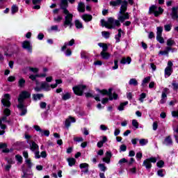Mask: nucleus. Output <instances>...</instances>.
<instances>
[{"instance_id": "1", "label": "nucleus", "mask_w": 178, "mask_h": 178, "mask_svg": "<svg viewBox=\"0 0 178 178\" xmlns=\"http://www.w3.org/2000/svg\"><path fill=\"white\" fill-rule=\"evenodd\" d=\"M126 10H127V1L124 0L122 2L118 16V21L121 23H123L124 20H129V19H130V15H129V13H126Z\"/></svg>"}, {"instance_id": "2", "label": "nucleus", "mask_w": 178, "mask_h": 178, "mask_svg": "<svg viewBox=\"0 0 178 178\" xmlns=\"http://www.w3.org/2000/svg\"><path fill=\"white\" fill-rule=\"evenodd\" d=\"M100 23L102 27H106V29H116V27H120V22L118 19H115L112 17L108 19V22L104 19H101Z\"/></svg>"}, {"instance_id": "3", "label": "nucleus", "mask_w": 178, "mask_h": 178, "mask_svg": "<svg viewBox=\"0 0 178 178\" xmlns=\"http://www.w3.org/2000/svg\"><path fill=\"white\" fill-rule=\"evenodd\" d=\"M104 95H108L110 101H112V99H117L118 97L116 93H113L112 95V88H109L108 91L106 90H101L98 96L95 97V99L96 101H101L99 98H102Z\"/></svg>"}, {"instance_id": "4", "label": "nucleus", "mask_w": 178, "mask_h": 178, "mask_svg": "<svg viewBox=\"0 0 178 178\" xmlns=\"http://www.w3.org/2000/svg\"><path fill=\"white\" fill-rule=\"evenodd\" d=\"M63 13L65 15V21L63 22L64 27H70V29H72V26H73V14L70 13L68 10H65L63 11Z\"/></svg>"}, {"instance_id": "5", "label": "nucleus", "mask_w": 178, "mask_h": 178, "mask_svg": "<svg viewBox=\"0 0 178 178\" xmlns=\"http://www.w3.org/2000/svg\"><path fill=\"white\" fill-rule=\"evenodd\" d=\"M3 113L5 115L0 118V129H1V130H5L6 129V124H5V123L9 122L7 119L8 116L10 115V110L6 108L4 109Z\"/></svg>"}, {"instance_id": "6", "label": "nucleus", "mask_w": 178, "mask_h": 178, "mask_svg": "<svg viewBox=\"0 0 178 178\" xmlns=\"http://www.w3.org/2000/svg\"><path fill=\"white\" fill-rule=\"evenodd\" d=\"M30 93L26 90L22 91L19 96L18 98V105L17 106V108H23V102H24V99H26V98H30Z\"/></svg>"}, {"instance_id": "7", "label": "nucleus", "mask_w": 178, "mask_h": 178, "mask_svg": "<svg viewBox=\"0 0 178 178\" xmlns=\"http://www.w3.org/2000/svg\"><path fill=\"white\" fill-rule=\"evenodd\" d=\"M149 13H152L155 17H158V16L163 13V9L161 7L153 5L149 8Z\"/></svg>"}, {"instance_id": "8", "label": "nucleus", "mask_w": 178, "mask_h": 178, "mask_svg": "<svg viewBox=\"0 0 178 178\" xmlns=\"http://www.w3.org/2000/svg\"><path fill=\"white\" fill-rule=\"evenodd\" d=\"M87 87L84 85H78L72 88V90L74 91V94L75 95H79V97H81L83 94L84 93V90H86Z\"/></svg>"}, {"instance_id": "9", "label": "nucleus", "mask_w": 178, "mask_h": 178, "mask_svg": "<svg viewBox=\"0 0 178 178\" xmlns=\"http://www.w3.org/2000/svg\"><path fill=\"white\" fill-rule=\"evenodd\" d=\"M156 162V158L152 157L147 159L143 161V166L146 168V169H151L152 168V164L151 163H155Z\"/></svg>"}, {"instance_id": "10", "label": "nucleus", "mask_w": 178, "mask_h": 178, "mask_svg": "<svg viewBox=\"0 0 178 178\" xmlns=\"http://www.w3.org/2000/svg\"><path fill=\"white\" fill-rule=\"evenodd\" d=\"M173 66V63L172 61L168 62V66L165 69V77H169L173 73V68L172 67Z\"/></svg>"}, {"instance_id": "11", "label": "nucleus", "mask_w": 178, "mask_h": 178, "mask_svg": "<svg viewBox=\"0 0 178 178\" xmlns=\"http://www.w3.org/2000/svg\"><path fill=\"white\" fill-rule=\"evenodd\" d=\"M1 103L3 104V106L9 108V106H10V95H4L3 97L1 99Z\"/></svg>"}, {"instance_id": "12", "label": "nucleus", "mask_w": 178, "mask_h": 178, "mask_svg": "<svg viewBox=\"0 0 178 178\" xmlns=\"http://www.w3.org/2000/svg\"><path fill=\"white\" fill-rule=\"evenodd\" d=\"M168 92H169V88H165L163 90V92L161 94V99L160 101V104H165V102H166V99L168 98Z\"/></svg>"}, {"instance_id": "13", "label": "nucleus", "mask_w": 178, "mask_h": 178, "mask_svg": "<svg viewBox=\"0 0 178 178\" xmlns=\"http://www.w3.org/2000/svg\"><path fill=\"white\" fill-rule=\"evenodd\" d=\"M22 48H24V49H26V51H28V52L31 53L33 51V46L31 45V43H30V42H29V41L23 42Z\"/></svg>"}, {"instance_id": "14", "label": "nucleus", "mask_w": 178, "mask_h": 178, "mask_svg": "<svg viewBox=\"0 0 178 178\" xmlns=\"http://www.w3.org/2000/svg\"><path fill=\"white\" fill-rule=\"evenodd\" d=\"M74 45V39H72L69 42H65L61 47V51H65L67 47H73Z\"/></svg>"}, {"instance_id": "15", "label": "nucleus", "mask_w": 178, "mask_h": 178, "mask_svg": "<svg viewBox=\"0 0 178 178\" xmlns=\"http://www.w3.org/2000/svg\"><path fill=\"white\" fill-rule=\"evenodd\" d=\"M74 122H76V119L74 118L70 117L65 120V127L69 129V127H70V124Z\"/></svg>"}, {"instance_id": "16", "label": "nucleus", "mask_w": 178, "mask_h": 178, "mask_svg": "<svg viewBox=\"0 0 178 178\" xmlns=\"http://www.w3.org/2000/svg\"><path fill=\"white\" fill-rule=\"evenodd\" d=\"M177 10H178V7L172 8L171 17H172V19H173V20H177L178 19Z\"/></svg>"}, {"instance_id": "17", "label": "nucleus", "mask_w": 178, "mask_h": 178, "mask_svg": "<svg viewBox=\"0 0 178 178\" xmlns=\"http://www.w3.org/2000/svg\"><path fill=\"white\" fill-rule=\"evenodd\" d=\"M111 158H112V153H111V152H106V156L103 158V162H106V163H110Z\"/></svg>"}, {"instance_id": "18", "label": "nucleus", "mask_w": 178, "mask_h": 178, "mask_svg": "<svg viewBox=\"0 0 178 178\" xmlns=\"http://www.w3.org/2000/svg\"><path fill=\"white\" fill-rule=\"evenodd\" d=\"M77 10L81 12V13H84L86 12V5L83 2H79L77 6Z\"/></svg>"}, {"instance_id": "19", "label": "nucleus", "mask_w": 178, "mask_h": 178, "mask_svg": "<svg viewBox=\"0 0 178 178\" xmlns=\"http://www.w3.org/2000/svg\"><path fill=\"white\" fill-rule=\"evenodd\" d=\"M67 0H61L60 7L61 9H63V12H65V10H67Z\"/></svg>"}, {"instance_id": "20", "label": "nucleus", "mask_w": 178, "mask_h": 178, "mask_svg": "<svg viewBox=\"0 0 178 178\" xmlns=\"http://www.w3.org/2000/svg\"><path fill=\"white\" fill-rule=\"evenodd\" d=\"M80 168L81 169V172L83 173H88V164L86 163H83L80 164Z\"/></svg>"}, {"instance_id": "21", "label": "nucleus", "mask_w": 178, "mask_h": 178, "mask_svg": "<svg viewBox=\"0 0 178 178\" xmlns=\"http://www.w3.org/2000/svg\"><path fill=\"white\" fill-rule=\"evenodd\" d=\"M81 19H83L86 23L88 22H91L92 20V15L89 14H84L81 15Z\"/></svg>"}, {"instance_id": "22", "label": "nucleus", "mask_w": 178, "mask_h": 178, "mask_svg": "<svg viewBox=\"0 0 178 178\" xmlns=\"http://www.w3.org/2000/svg\"><path fill=\"white\" fill-rule=\"evenodd\" d=\"M120 63L122 65H126L127 63L128 65H130L131 63V58L127 57V58L125 57L122 58L120 60Z\"/></svg>"}, {"instance_id": "23", "label": "nucleus", "mask_w": 178, "mask_h": 178, "mask_svg": "<svg viewBox=\"0 0 178 178\" xmlns=\"http://www.w3.org/2000/svg\"><path fill=\"white\" fill-rule=\"evenodd\" d=\"M30 147H31V151H33V152L35 151H38V149H39L38 145H37V143H35V142H31L30 143Z\"/></svg>"}, {"instance_id": "24", "label": "nucleus", "mask_w": 178, "mask_h": 178, "mask_svg": "<svg viewBox=\"0 0 178 178\" xmlns=\"http://www.w3.org/2000/svg\"><path fill=\"white\" fill-rule=\"evenodd\" d=\"M41 88L44 90V91H49V90H51V86L49 84H48V83L43 82L41 83Z\"/></svg>"}, {"instance_id": "25", "label": "nucleus", "mask_w": 178, "mask_h": 178, "mask_svg": "<svg viewBox=\"0 0 178 178\" xmlns=\"http://www.w3.org/2000/svg\"><path fill=\"white\" fill-rule=\"evenodd\" d=\"M72 98V93L67 92L62 95L63 101H67V99H70Z\"/></svg>"}, {"instance_id": "26", "label": "nucleus", "mask_w": 178, "mask_h": 178, "mask_svg": "<svg viewBox=\"0 0 178 178\" xmlns=\"http://www.w3.org/2000/svg\"><path fill=\"white\" fill-rule=\"evenodd\" d=\"M47 76V74H37V75H31L29 76V79H31V80H33V81H35V79H37V77H46Z\"/></svg>"}, {"instance_id": "27", "label": "nucleus", "mask_w": 178, "mask_h": 178, "mask_svg": "<svg viewBox=\"0 0 178 178\" xmlns=\"http://www.w3.org/2000/svg\"><path fill=\"white\" fill-rule=\"evenodd\" d=\"M123 33V31L121 29H118V34L115 35V39L116 42H120V38H122V33Z\"/></svg>"}, {"instance_id": "28", "label": "nucleus", "mask_w": 178, "mask_h": 178, "mask_svg": "<svg viewBox=\"0 0 178 178\" xmlns=\"http://www.w3.org/2000/svg\"><path fill=\"white\" fill-rule=\"evenodd\" d=\"M47 31L49 33H51V31L59 32L60 31V29H59V27L58 26V25H54V26H51L50 29H47Z\"/></svg>"}, {"instance_id": "29", "label": "nucleus", "mask_w": 178, "mask_h": 178, "mask_svg": "<svg viewBox=\"0 0 178 178\" xmlns=\"http://www.w3.org/2000/svg\"><path fill=\"white\" fill-rule=\"evenodd\" d=\"M163 144L165 145H172V144H173V142L172 141V138H170V136H168L167 138H165Z\"/></svg>"}, {"instance_id": "30", "label": "nucleus", "mask_w": 178, "mask_h": 178, "mask_svg": "<svg viewBox=\"0 0 178 178\" xmlns=\"http://www.w3.org/2000/svg\"><path fill=\"white\" fill-rule=\"evenodd\" d=\"M100 55L103 59L108 60L111 58V54L106 51H102Z\"/></svg>"}, {"instance_id": "31", "label": "nucleus", "mask_w": 178, "mask_h": 178, "mask_svg": "<svg viewBox=\"0 0 178 178\" xmlns=\"http://www.w3.org/2000/svg\"><path fill=\"white\" fill-rule=\"evenodd\" d=\"M21 111L20 116H24L27 113V109L24 107V104H22V108L17 107Z\"/></svg>"}, {"instance_id": "32", "label": "nucleus", "mask_w": 178, "mask_h": 178, "mask_svg": "<svg viewBox=\"0 0 178 178\" xmlns=\"http://www.w3.org/2000/svg\"><path fill=\"white\" fill-rule=\"evenodd\" d=\"M172 51V48L170 47H166L165 50V51H160L159 52V55H169V51Z\"/></svg>"}, {"instance_id": "33", "label": "nucleus", "mask_w": 178, "mask_h": 178, "mask_svg": "<svg viewBox=\"0 0 178 178\" xmlns=\"http://www.w3.org/2000/svg\"><path fill=\"white\" fill-rule=\"evenodd\" d=\"M151 81V76H147L145 77L143 81H142V87H145L146 84H148V83H149Z\"/></svg>"}, {"instance_id": "34", "label": "nucleus", "mask_w": 178, "mask_h": 178, "mask_svg": "<svg viewBox=\"0 0 178 178\" xmlns=\"http://www.w3.org/2000/svg\"><path fill=\"white\" fill-rule=\"evenodd\" d=\"M17 12H19V7L16 4L13 5L11 7V15H15Z\"/></svg>"}, {"instance_id": "35", "label": "nucleus", "mask_w": 178, "mask_h": 178, "mask_svg": "<svg viewBox=\"0 0 178 178\" xmlns=\"http://www.w3.org/2000/svg\"><path fill=\"white\" fill-rule=\"evenodd\" d=\"M98 45L100 47V48H102V52H106L108 51V44L105 43H98Z\"/></svg>"}, {"instance_id": "36", "label": "nucleus", "mask_w": 178, "mask_h": 178, "mask_svg": "<svg viewBox=\"0 0 178 178\" xmlns=\"http://www.w3.org/2000/svg\"><path fill=\"white\" fill-rule=\"evenodd\" d=\"M74 23L76 29H83V23L80 20L76 19Z\"/></svg>"}, {"instance_id": "37", "label": "nucleus", "mask_w": 178, "mask_h": 178, "mask_svg": "<svg viewBox=\"0 0 178 178\" xmlns=\"http://www.w3.org/2000/svg\"><path fill=\"white\" fill-rule=\"evenodd\" d=\"M129 86H134L135 87L136 86H138V81H137V79H131L129 81Z\"/></svg>"}, {"instance_id": "38", "label": "nucleus", "mask_w": 178, "mask_h": 178, "mask_svg": "<svg viewBox=\"0 0 178 178\" xmlns=\"http://www.w3.org/2000/svg\"><path fill=\"white\" fill-rule=\"evenodd\" d=\"M122 3V0H116L114 1H111L110 5L111 6H119Z\"/></svg>"}, {"instance_id": "39", "label": "nucleus", "mask_w": 178, "mask_h": 178, "mask_svg": "<svg viewBox=\"0 0 178 178\" xmlns=\"http://www.w3.org/2000/svg\"><path fill=\"white\" fill-rule=\"evenodd\" d=\"M42 97H44L43 94H35L33 95L34 101H38V99H41Z\"/></svg>"}, {"instance_id": "40", "label": "nucleus", "mask_w": 178, "mask_h": 178, "mask_svg": "<svg viewBox=\"0 0 178 178\" xmlns=\"http://www.w3.org/2000/svg\"><path fill=\"white\" fill-rule=\"evenodd\" d=\"M1 52L4 53L5 56L10 57L12 55H13V53L9 52V50L8 49H3Z\"/></svg>"}, {"instance_id": "41", "label": "nucleus", "mask_w": 178, "mask_h": 178, "mask_svg": "<svg viewBox=\"0 0 178 178\" xmlns=\"http://www.w3.org/2000/svg\"><path fill=\"white\" fill-rule=\"evenodd\" d=\"M140 145H142V147H144V145H147L148 144V139H144L142 138L139 140Z\"/></svg>"}, {"instance_id": "42", "label": "nucleus", "mask_w": 178, "mask_h": 178, "mask_svg": "<svg viewBox=\"0 0 178 178\" xmlns=\"http://www.w3.org/2000/svg\"><path fill=\"white\" fill-rule=\"evenodd\" d=\"M175 44H176V42L172 38H170L167 40V45L168 47H173V45H175Z\"/></svg>"}, {"instance_id": "43", "label": "nucleus", "mask_w": 178, "mask_h": 178, "mask_svg": "<svg viewBox=\"0 0 178 178\" xmlns=\"http://www.w3.org/2000/svg\"><path fill=\"white\" fill-rule=\"evenodd\" d=\"M67 162L69 166H73L76 163V159L74 158L67 159Z\"/></svg>"}, {"instance_id": "44", "label": "nucleus", "mask_w": 178, "mask_h": 178, "mask_svg": "<svg viewBox=\"0 0 178 178\" xmlns=\"http://www.w3.org/2000/svg\"><path fill=\"white\" fill-rule=\"evenodd\" d=\"M156 36H161L162 35V31H163V27L159 26L156 28Z\"/></svg>"}, {"instance_id": "45", "label": "nucleus", "mask_w": 178, "mask_h": 178, "mask_svg": "<svg viewBox=\"0 0 178 178\" xmlns=\"http://www.w3.org/2000/svg\"><path fill=\"white\" fill-rule=\"evenodd\" d=\"M129 104V102H125L124 103H121L120 104V106L118 107V111H124V106Z\"/></svg>"}, {"instance_id": "46", "label": "nucleus", "mask_w": 178, "mask_h": 178, "mask_svg": "<svg viewBox=\"0 0 178 178\" xmlns=\"http://www.w3.org/2000/svg\"><path fill=\"white\" fill-rule=\"evenodd\" d=\"M61 83H62V80L56 79V83L55 84H51L50 87L51 88H56V87H58V84H61Z\"/></svg>"}, {"instance_id": "47", "label": "nucleus", "mask_w": 178, "mask_h": 178, "mask_svg": "<svg viewBox=\"0 0 178 178\" xmlns=\"http://www.w3.org/2000/svg\"><path fill=\"white\" fill-rule=\"evenodd\" d=\"M102 37H104V38H106V39L111 37V33H109L108 31H102Z\"/></svg>"}, {"instance_id": "48", "label": "nucleus", "mask_w": 178, "mask_h": 178, "mask_svg": "<svg viewBox=\"0 0 178 178\" xmlns=\"http://www.w3.org/2000/svg\"><path fill=\"white\" fill-rule=\"evenodd\" d=\"M19 87H24V84H26V80L22 78L18 81Z\"/></svg>"}, {"instance_id": "49", "label": "nucleus", "mask_w": 178, "mask_h": 178, "mask_svg": "<svg viewBox=\"0 0 178 178\" xmlns=\"http://www.w3.org/2000/svg\"><path fill=\"white\" fill-rule=\"evenodd\" d=\"M15 159L16 161H17L18 163H23V157H22V156L17 154L15 156Z\"/></svg>"}, {"instance_id": "50", "label": "nucleus", "mask_w": 178, "mask_h": 178, "mask_svg": "<svg viewBox=\"0 0 178 178\" xmlns=\"http://www.w3.org/2000/svg\"><path fill=\"white\" fill-rule=\"evenodd\" d=\"M42 136H45L46 137H49V131L48 130H42L40 132Z\"/></svg>"}, {"instance_id": "51", "label": "nucleus", "mask_w": 178, "mask_h": 178, "mask_svg": "<svg viewBox=\"0 0 178 178\" xmlns=\"http://www.w3.org/2000/svg\"><path fill=\"white\" fill-rule=\"evenodd\" d=\"M74 141H75V143H83L84 141V139L83 138V137H74Z\"/></svg>"}, {"instance_id": "52", "label": "nucleus", "mask_w": 178, "mask_h": 178, "mask_svg": "<svg viewBox=\"0 0 178 178\" xmlns=\"http://www.w3.org/2000/svg\"><path fill=\"white\" fill-rule=\"evenodd\" d=\"M25 162H26L28 168H31L33 166V163H31V159H26Z\"/></svg>"}, {"instance_id": "53", "label": "nucleus", "mask_w": 178, "mask_h": 178, "mask_svg": "<svg viewBox=\"0 0 178 178\" xmlns=\"http://www.w3.org/2000/svg\"><path fill=\"white\" fill-rule=\"evenodd\" d=\"M63 19V17H62V15H58L56 17H54V22H56V23H60V22H62Z\"/></svg>"}, {"instance_id": "54", "label": "nucleus", "mask_w": 178, "mask_h": 178, "mask_svg": "<svg viewBox=\"0 0 178 178\" xmlns=\"http://www.w3.org/2000/svg\"><path fill=\"white\" fill-rule=\"evenodd\" d=\"M156 40L158 42H160V44H163L165 42V40H163V38H162V35L156 36Z\"/></svg>"}, {"instance_id": "55", "label": "nucleus", "mask_w": 178, "mask_h": 178, "mask_svg": "<svg viewBox=\"0 0 178 178\" xmlns=\"http://www.w3.org/2000/svg\"><path fill=\"white\" fill-rule=\"evenodd\" d=\"M98 166L102 172H105V170H106V167L104 164L99 163Z\"/></svg>"}, {"instance_id": "56", "label": "nucleus", "mask_w": 178, "mask_h": 178, "mask_svg": "<svg viewBox=\"0 0 178 178\" xmlns=\"http://www.w3.org/2000/svg\"><path fill=\"white\" fill-rule=\"evenodd\" d=\"M132 126H134V128L138 129V122H137L136 120H132Z\"/></svg>"}, {"instance_id": "57", "label": "nucleus", "mask_w": 178, "mask_h": 178, "mask_svg": "<svg viewBox=\"0 0 178 178\" xmlns=\"http://www.w3.org/2000/svg\"><path fill=\"white\" fill-rule=\"evenodd\" d=\"M164 30H165L166 31H170V30H172V25L171 24L165 25Z\"/></svg>"}, {"instance_id": "58", "label": "nucleus", "mask_w": 178, "mask_h": 178, "mask_svg": "<svg viewBox=\"0 0 178 178\" xmlns=\"http://www.w3.org/2000/svg\"><path fill=\"white\" fill-rule=\"evenodd\" d=\"M145 97H147V95L145 93H142L140 95L139 101H140V102H144V99L145 98Z\"/></svg>"}, {"instance_id": "59", "label": "nucleus", "mask_w": 178, "mask_h": 178, "mask_svg": "<svg viewBox=\"0 0 178 178\" xmlns=\"http://www.w3.org/2000/svg\"><path fill=\"white\" fill-rule=\"evenodd\" d=\"M32 175H33V173L31 172H24L22 177L29 178V177H30V176H32Z\"/></svg>"}, {"instance_id": "60", "label": "nucleus", "mask_w": 178, "mask_h": 178, "mask_svg": "<svg viewBox=\"0 0 178 178\" xmlns=\"http://www.w3.org/2000/svg\"><path fill=\"white\" fill-rule=\"evenodd\" d=\"M158 168H163V165H165V162L161 160L157 162L156 163Z\"/></svg>"}, {"instance_id": "61", "label": "nucleus", "mask_w": 178, "mask_h": 178, "mask_svg": "<svg viewBox=\"0 0 178 178\" xmlns=\"http://www.w3.org/2000/svg\"><path fill=\"white\" fill-rule=\"evenodd\" d=\"M34 154L35 159H40V158H41V155H40V152L38 150L35 151Z\"/></svg>"}, {"instance_id": "62", "label": "nucleus", "mask_w": 178, "mask_h": 178, "mask_svg": "<svg viewBox=\"0 0 178 178\" xmlns=\"http://www.w3.org/2000/svg\"><path fill=\"white\" fill-rule=\"evenodd\" d=\"M33 129H35V131H39L40 134H41V131H42V129H41V127L38 125H34Z\"/></svg>"}, {"instance_id": "63", "label": "nucleus", "mask_w": 178, "mask_h": 178, "mask_svg": "<svg viewBox=\"0 0 178 178\" xmlns=\"http://www.w3.org/2000/svg\"><path fill=\"white\" fill-rule=\"evenodd\" d=\"M65 56H70L72 55V50L70 49H67L65 51Z\"/></svg>"}, {"instance_id": "64", "label": "nucleus", "mask_w": 178, "mask_h": 178, "mask_svg": "<svg viewBox=\"0 0 178 178\" xmlns=\"http://www.w3.org/2000/svg\"><path fill=\"white\" fill-rule=\"evenodd\" d=\"M171 114L173 118H178V111H173Z\"/></svg>"}]
</instances>
